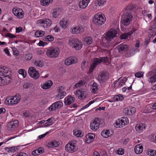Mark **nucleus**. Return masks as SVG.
<instances>
[{
  "mask_svg": "<svg viewBox=\"0 0 156 156\" xmlns=\"http://www.w3.org/2000/svg\"><path fill=\"white\" fill-rule=\"evenodd\" d=\"M66 150L69 153H73L78 149L76 141L73 140L69 142L65 146Z\"/></svg>",
  "mask_w": 156,
  "mask_h": 156,
  "instance_id": "f03ea898",
  "label": "nucleus"
},
{
  "mask_svg": "<svg viewBox=\"0 0 156 156\" xmlns=\"http://www.w3.org/2000/svg\"><path fill=\"white\" fill-rule=\"evenodd\" d=\"M47 37L48 39V41H53L54 40V37L51 35H48Z\"/></svg>",
  "mask_w": 156,
  "mask_h": 156,
  "instance_id": "680f3d73",
  "label": "nucleus"
},
{
  "mask_svg": "<svg viewBox=\"0 0 156 156\" xmlns=\"http://www.w3.org/2000/svg\"><path fill=\"white\" fill-rule=\"evenodd\" d=\"M69 44L72 48H74L75 49L79 50L82 47L81 42L79 40L76 38L71 39L69 41Z\"/></svg>",
  "mask_w": 156,
  "mask_h": 156,
  "instance_id": "20e7f679",
  "label": "nucleus"
},
{
  "mask_svg": "<svg viewBox=\"0 0 156 156\" xmlns=\"http://www.w3.org/2000/svg\"><path fill=\"white\" fill-rule=\"evenodd\" d=\"M129 123L128 118L126 117H122L117 120L114 124L116 128H122Z\"/></svg>",
  "mask_w": 156,
  "mask_h": 156,
  "instance_id": "39448f33",
  "label": "nucleus"
},
{
  "mask_svg": "<svg viewBox=\"0 0 156 156\" xmlns=\"http://www.w3.org/2000/svg\"><path fill=\"white\" fill-rule=\"evenodd\" d=\"M60 25L63 28H66L67 26V22L62 20L60 22Z\"/></svg>",
  "mask_w": 156,
  "mask_h": 156,
  "instance_id": "a18cd8bd",
  "label": "nucleus"
},
{
  "mask_svg": "<svg viewBox=\"0 0 156 156\" xmlns=\"http://www.w3.org/2000/svg\"><path fill=\"white\" fill-rule=\"evenodd\" d=\"M51 14L52 18H56L59 14V10L57 8H55L53 10V12H51Z\"/></svg>",
  "mask_w": 156,
  "mask_h": 156,
  "instance_id": "c756f323",
  "label": "nucleus"
},
{
  "mask_svg": "<svg viewBox=\"0 0 156 156\" xmlns=\"http://www.w3.org/2000/svg\"><path fill=\"white\" fill-rule=\"evenodd\" d=\"M143 128H145V126L141 123L138 124L135 126L136 130L139 132H141Z\"/></svg>",
  "mask_w": 156,
  "mask_h": 156,
  "instance_id": "7c9ffc66",
  "label": "nucleus"
},
{
  "mask_svg": "<svg viewBox=\"0 0 156 156\" xmlns=\"http://www.w3.org/2000/svg\"><path fill=\"white\" fill-rule=\"evenodd\" d=\"M93 23L96 25H101L105 21V19L101 14H96L94 15L93 19Z\"/></svg>",
  "mask_w": 156,
  "mask_h": 156,
  "instance_id": "423d86ee",
  "label": "nucleus"
},
{
  "mask_svg": "<svg viewBox=\"0 0 156 156\" xmlns=\"http://www.w3.org/2000/svg\"><path fill=\"white\" fill-rule=\"evenodd\" d=\"M109 74L106 71L100 72L98 76V80L101 83H104L109 79Z\"/></svg>",
  "mask_w": 156,
  "mask_h": 156,
  "instance_id": "0eeeda50",
  "label": "nucleus"
},
{
  "mask_svg": "<svg viewBox=\"0 0 156 156\" xmlns=\"http://www.w3.org/2000/svg\"><path fill=\"white\" fill-rule=\"evenodd\" d=\"M11 105L16 104L18 103L20 101V98L19 97V96H17V95H16L14 97H11Z\"/></svg>",
  "mask_w": 156,
  "mask_h": 156,
  "instance_id": "bb28decb",
  "label": "nucleus"
},
{
  "mask_svg": "<svg viewBox=\"0 0 156 156\" xmlns=\"http://www.w3.org/2000/svg\"><path fill=\"white\" fill-rule=\"evenodd\" d=\"M5 149L8 152H14L15 151H16L17 149V148H16V147H9L8 150H7V149H8V147H5Z\"/></svg>",
  "mask_w": 156,
  "mask_h": 156,
  "instance_id": "a19ab883",
  "label": "nucleus"
},
{
  "mask_svg": "<svg viewBox=\"0 0 156 156\" xmlns=\"http://www.w3.org/2000/svg\"><path fill=\"white\" fill-rule=\"evenodd\" d=\"M136 30L134 28L132 30H131L127 33L122 34L120 35V38L121 39H126L127 38L129 37H130V35Z\"/></svg>",
  "mask_w": 156,
  "mask_h": 156,
  "instance_id": "412c9836",
  "label": "nucleus"
},
{
  "mask_svg": "<svg viewBox=\"0 0 156 156\" xmlns=\"http://www.w3.org/2000/svg\"><path fill=\"white\" fill-rule=\"evenodd\" d=\"M118 80L119 81L118 82V87H121L125 84V81H124L123 79H121L119 80V79Z\"/></svg>",
  "mask_w": 156,
  "mask_h": 156,
  "instance_id": "c03bdc74",
  "label": "nucleus"
},
{
  "mask_svg": "<svg viewBox=\"0 0 156 156\" xmlns=\"http://www.w3.org/2000/svg\"><path fill=\"white\" fill-rule=\"evenodd\" d=\"M53 123V122L51 121L50 122H47L45 123L44 124V126L45 127H47L51 125Z\"/></svg>",
  "mask_w": 156,
  "mask_h": 156,
  "instance_id": "69168bd1",
  "label": "nucleus"
},
{
  "mask_svg": "<svg viewBox=\"0 0 156 156\" xmlns=\"http://www.w3.org/2000/svg\"><path fill=\"white\" fill-rule=\"evenodd\" d=\"M17 12V14L16 15V16L18 18L21 19L23 17L24 14L23 11L22 9L20 10V11Z\"/></svg>",
  "mask_w": 156,
  "mask_h": 156,
  "instance_id": "e433bc0d",
  "label": "nucleus"
},
{
  "mask_svg": "<svg viewBox=\"0 0 156 156\" xmlns=\"http://www.w3.org/2000/svg\"><path fill=\"white\" fill-rule=\"evenodd\" d=\"M136 108L134 107L126 108L123 110V112L125 114L128 115H130L134 114L136 112Z\"/></svg>",
  "mask_w": 156,
  "mask_h": 156,
  "instance_id": "a211bd4d",
  "label": "nucleus"
},
{
  "mask_svg": "<svg viewBox=\"0 0 156 156\" xmlns=\"http://www.w3.org/2000/svg\"><path fill=\"white\" fill-rule=\"evenodd\" d=\"M23 115L26 117H28L30 115L29 111H26L23 113Z\"/></svg>",
  "mask_w": 156,
  "mask_h": 156,
  "instance_id": "338daca9",
  "label": "nucleus"
},
{
  "mask_svg": "<svg viewBox=\"0 0 156 156\" xmlns=\"http://www.w3.org/2000/svg\"><path fill=\"white\" fill-rule=\"evenodd\" d=\"M101 119L99 118H95L94 120L91 122L90 125V129L93 130H97L99 127Z\"/></svg>",
  "mask_w": 156,
  "mask_h": 156,
  "instance_id": "9d476101",
  "label": "nucleus"
},
{
  "mask_svg": "<svg viewBox=\"0 0 156 156\" xmlns=\"http://www.w3.org/2000/svg\"><path fill=\"white\" fill-rule=\"evenodd\" d=\"M95 136L93 133H89L86 137V142L87 143L90 144L93 141Z\"/></svg>",
  "mask_w": 156,
  "mask_h": 156,
  "instance_id": "5701e85b",
  "label": "nucleus"
},
{
  "mask_svg": "<svg viewBox=\"0 0 156 156\" xmlns=\"http://www.w3.org/2000/svg\"><path fill=\"white\" fill-rule=\"evenodd\" d=\"M4 81L3 82V84H5V85L7 84L11 80V77L9 75H7L5 76H3Z\"/></svg>",
  "mask_w": 156,
  "mask_h": 156,
  "instance_id": "473e14b6",
  "label": "nucleus"
},
{
  "mask_svg": "<svg viewBox=\"0 0 156 156\" xmlns=\"http://www.w3.org/2000/svg\"><path fill=\"white\" fill-rule=\"evenodd\" d=\"M28 73L30 76L34 79H38L40 76L38 72L36 70L35 67H30L28 69Z\"/></svg>",
  "mask_w": 156,
  "mask_h": 156,
  "instance_id": "6e6552de",
  "label": "nucleus"
},
{
  "mask_svg": "<svg viewBox=\"0 0 156 156\" xmlns=\"http://www.w3.org/2000/svg\"><path fill=\"white\" fill-rule=\"evenodd\" d=\"M113 134V131L110 130H104L101 133V135L105 138L108 137Z\"/></svg>",
  "mask_w": 156,
  "mask_h": 156,
  "instance_id": "aec40b11",
  "label": "nucleus"
},
{
  "mask_svg": "<svg viewBox=\"0 0 156 156\" xmlns=\"http://www.w3.org/2000/svg\"><path fill=\"white\" fill-rule=\"evenodd\" d=\"M150 80L151 83L156 81V75H154L152 77L150 78Z\"/></svg>",
  "mask_w": 156,
  "mask_h": 156,
  "instance_id": "4d7b16f0",
  "label": "nucleus"
},
{
  "mask_svg": "<svg viewBox=\"0 0 156 156\" xmlns=\"http://www.w3.org/2000/svg\"><path fill=\"white\" fill-rule=\"evenodd\" d=\"M118 31L115 29H111L106 33L105 37L108 41H111V39L117 36Z\"/></svg>",
  "mask_w": 156,
  "mask_h": 156,
  "instance_id": "1a4fd4ad",
  "label": "nucleus"
},
{
  "mask_svg": "<svg viewBox=\"0 0 156 156\" xmlns=\"http://www.w3.org/2000/svg\"><path fill=\"white\" fill-rule=\"evenodd\" d=\"M49 133V132H47L46 133L39 136H38V139H41L44 137L47 134Z\"/></svg>",
  "mask_w": 156,
  "mask_h": 156,
  "instance_id": "e2e57ef3",
  "label": "nucleus"
},
{
  "mask_svg": "<svg viewBox=\"0 0 156 156\" xmlns=\"http://www.w3.org/2000/svg\"><path fill=\"white\" fill-rule=\"evenodd\" d=\"M94 102V101H90L87 104L84 105L83 107L82 108H81L80 110H82L88 107L91 104H93Z\"/></svg>",
  "mask_w": 156,
  "mask_h": 156,
  "instance_id": "09e8293b",
  "label": "nucleus"
},
{
  "mask_svg": "<svg viewBox=\"0 0 156 156\" xmlns=\"http://www.w3.org/2000/svg\"><path fill=\"white\" fill-rule=\"evenodd\" d=\"M121 23L124 26L129 25L133 18L131 13L129 12L124 13L121 16Z\"/></svg>",
  "mask_w": 156,
  "mask_h": 156,
  "instance_id": "f257e3e1",
  "label": "nucleus"
},
{
  "mask_svg": "<svg viewBox=\"0 0 156 156\" xmlns=\"http://www.w3.org/2000/svg\"><path fill=\"white\" fill-rule=\"evenodd\" d=\"M144 75V73L142 72H138L136 73L135 74L136 77L138 78L142 77Z\"/></svg>",
  "mask_w": 156,
  "mask_h": 156,
  "instance_id": "603ef678",
  "label": "nucleus"
},
{
  "mask_svg": "<svg viewBox=\"0 0 156 156\" xmlns=\"http://www.w3.org/2000/svg\"><path fill=\"white\" fill-rule=\"evenodd\" d=\"M119 52L123 53L125 52H127L129 50V47L127 44L122 43L116 47Z\"/></svg>",
  "mask_w": 156,
  "mask_h": 156,
  "instance_id": "4468645a",
  "label": "nucleus"
},
{
  "mask_svg": "<svg viewBox=\"0 0 156 156\" xmlns=\"http://www.w3.org/2000/svg\"><path fill=\"white\" fill-rule=\"evenodd\" d=\"M59 53L60 51L58 48L51 47L47 50L46 54L51 58H55L58 57Z\"/></svg>",
  "mask_w": 156,
  "mask_h": 156,
  "instance_id": "7ed1b4c3",
  "label": "nucleus"
},
{
  "mask_svg": "<svg viewBox=\"0 0 156 156\" xmlns=\"http://www.w3.org/2000/svg\"><path fill=\"white\" fill-rule=\"evenodd\" d=\"M75 100V98L74 97L68 96L65 98L64 103L66 105H69L73 103Z\"/></svg>",
  "mask_w": 156,
  "mask_h": 156,
  "instance_id": "4be33fe9",
  "label": "nucleus"
},
{
  "mask_svg": "<svg viewBox=\"0 0 156 156\" xmlns=\"http://www.w3.org/2000/svg\"><path fill=\"white\" fill-rule=\"evenodd\" d=\"M77 61L74 57H70L65 60V64L67 66H69L71 64L76 63Z\"/></svg>",
  "mask_w": 156,
  "mask_h": 156,
  "instance_id": "f3484780",
  "label": "nucleus"
},
{
  "mask_svg": "<svg viewBox=\"0 0 156 156\" xmlns=\"http://www.w3.org/2000/svg\"><path fill=\"white\" fill-rule=\"evenodd\" d=\"M21 9L18 8H13L12 9V12L16 16V15L18 13L17 12L20 11V10Z\"/></svg>",
  "mask_w": 156,
  "mask_h": 156,
  "instance_id": "864d4df0",
  "label": "nucleus"
},
{
  "mask_svg": "<svg viewBox=\"0 0 156 156\" xmlns=\"http://www.w3.org/2000/svg\"><path fill=\"white\" fill-rule=\"evenodd\" d=\"M84 41L86 42V44H90L92 43L93 40L90 37L88 36L85 38Z\"/></svg>",
  "mask_w": 156,
  "mask_h": 156,
  "instance_id": "58836bf2",
  "label": "nucleus"
},
{
  "mask_svg": "<svg viewBox=\"0 0 156 156\" xmlns=\"http://www.w3.org/2000/svg\"><path fill=\"white\" fill-rule=\"evenodd\" d=\"M123 97L121 94L115 95L113 97L114 101H122L123 99Z\"/></svg>",
  "mask_w": 156,
  "mask_h": 156,
  "instance_id": "2f4dec72",
  "label": "nucleus"
},
{
  "mask_svg": "<svg viewBox=\"0 0 156 156\" xmlns=\"http://www.w3.org/2000/svg\"><path fill=\"white\" fill-rule=\"evenodd\" d=\"M139 145H136L134 148V151L135 153L137 154H140L143 151L142 149H140Z\"/></svg>",
  "mask_w": 156,
  "mask_h": 156,
  "instance_id": "c9c22d12",
  "label": "nucleus"
},
{
  "mask_svg": "<svg viewBox=\"0 0 156 156\" xmlns=\"http://www.w3.org/2000/svg\"><path fill=\"white\" fill-rule=\"evenodd\" d=\"M59 94H58V96H59L60 98H63L66 94V93L64 91H61L59 92Z\"/></svg>",
  "mask_w": 156,
  "mask_h": 156,
  "instance_id": "49530a36",
  "label": "nucleus"
},
{
  "mask_svg": "<svg viewBox=\"0 0 156 156\" xmlns=\"http://www.w3.org/2000/svg\"><path fill=\"white\" fill-rule=\"evenodd\" d=\"M11 97H8L5 101V103L7 105H11Z\"/></svg>",
  "mask_w": 156,
  "mask_h": 156,
  "instance_id": "de8ad7c7",
  "label": "nucleus"
},
{
  "mask_svg": "<svg viewBox=\"0 0 156 156\" xmlns=\"http://www.w3.org/2000/svg\"><path fill=\"white\" fill-rule=\"evenodd\" d=\"M83 80H80L79 82L76 83L74 86L76 87H78L82 85L83 84Z\"/></svg>",
  "mask_w": 156,
  "mask_h": 156,
  "instance_id": "13d9d810",
  "label": "nucleus"
},
{
  "mask_svg": "<svg viewBox=\"0 0 156 156\" xmlns=\"http://www.w3.org/2000/svg\"><path fill=\"white\" fill-rule=\"evenodd\" d=\"M31 86V83H26L23 85V87L25 89L28 88Z\"/></svg>",
  "mask_w": 156,
  "mask_h": 156,
  "instance_id": "bf43d9fd",
  "label": "nucleus"
},
{
  "mask_svg": "<svg viewBox=\"0 0 156 156\" xmlns=\"http://www.w3.org/2000/svg\"><path fill=\"white\" fill-rule=\"evenodd\" d=\"M19 73L22 75L24 78L26 77V72L25 70L22 69H20L18 72Z\"/></svg>",
  "mask_w": 156,
  "mask_h": 156,
  "instance_id": "ea45409f",
  "label": "nucleus"
},
{
  "mask_svg": "<svg viewBox=\"0 0 156 156\" xmlns=\"http://www.w3.org/2000/svg\"><path fill=\"white\" fill-rule=\"evenodd\" d=\"M53 0H41V4L45 6H47L49 5L50 3L53 2Z\"/></svg>",
  "mask_w": 156,
  "mask_h": 156,
  "instance_id": "cd10ccee",
  "label": "nucleus"
},
{
  "mask_svg": "<svg viewBox=\"0 0 156 156\" xmlns=\"http://www.w3.org/2000/svg\"><path fill=\"white\" fill-rule=\"evenodd\" d=\"M53 84V82L50 80L46 81L43 84L41 85V87L44 89H47L51 87Z\"/></svg>",
  "mask_w": 156,
  "mask_h": 156,
  "instance_id": "393cba45",
  "label": "nucleus"
},
{
  "mask_svg": "<svg viewBox=\"0 0 156 156\" xmlns=\"http://www.w3.org/2000/svg\"><path fill=\"white\" fill-rule=\"evenodd\" d=\"M32 55L31 54H29L28 55H27L25 57V58L26 60H29L31 59L32 58Z\"/></svg>",
  "mask_w": 156,
  "mask_h": 156,
  "instance_id": "0e129e2a",
  "label": "nucleus"
},
{
  "mask_svg": "<svg viewBox=\"0 0 156 156\" xmlns=\"http://www.w3.org/2000/svg\"><path fill=\"white\" fill-rule=\"evenodd\" d=\"M124 153V150L123 148H119L117 150V153L119 155H123Z\"/></svg>",
  "mask_w": 156,
  "mask_h": 156,
  "instance_id": "8fccbe9b",
  "label": "nucleus"
},
{
  "mask_svg": "<svg viewBox=\"0 0 156 156\" xmlns=\"http://www.w3.org/2000/svg\"><path fill=\"white\" fill-rule=\"evenodd\" d=\"M63 103L60 101L55 102L52 104L48 108L49 110L50 111L56 110V109L60 108L62 106Z\"/></svg>",
  "mask_w": 156,
  "mask_h": 156,
  "instance_id": "ddd939ff",
  "label": "nucleus"
},
{
  "mask_svg": "<svg viewBox=\"0 0 156 156\" xmlns=\"http://www.w3.org/2000/svg\"><path fill=\"white\" fill-rule=\"evenodd\" d=\"M85 91L83 89H80L77 90L76 93V95H77L78 98L82 99L86 97Z\"/></svg>",
  "mask_w": 156,
  "mask_h": 156,
  "instance_id": "6ab92c4d",
  "label": "nucleus"
},
{
  "mask_svg": "<svg viewBox=\"0 0 156 156\" xmlns=\"http://www.w3.org/2000/svg\"><path fill=\"white\" fill-rule=\"evenodd\" d=\"M16 156H28V155L25 153L20 152L17 154Z\"/></svg>",
  "mask_w": 156,
  "mask_h": 156,
  "instance_id": "052dcab7",
  "label": "nucleus"
},
{
  "mask_svg": "<svg viewBox=\"0 0 156 156\" xmlns=\"http://www.w3.org/2000/svg\"><path fill=\"white\" fill-rule=\"evenodd\" d=\"M60 143L56 140H53L48 143V146L49 147H57L59 146Z\"/></svg>",
  "mask_w": 156,
  "mask_h": 156,
  "instance_id": "a878e982",
  "label": "nucleus"
},
{
  "mask_svg": "<svg viewBox=\"0 0 156 156\" xmlns=\"http://www.w3.org/2000/svg\"><path fill=\"white\" fill-rule=\"evenodd\" d=\"M37 150L38 151L37 153H38L39 155L42 154L44 151V149L43 148H42V147L39 148L37 149Z\"/></svg>",
  "mask_w": 156,
  "mask_h": 156,
  "instance_id": "5fc2aeb1",
  "label": "nucleus"
},
{
  "mask_svg": "<svg viewBox=\"0 0 156 156\" xmlns=\"http://www.w3.org/2000/svg\"><path fill=\"white\" fill-rule=\"evenodd\" d=\"M4 36L5 37H9L11 38L16 37V35L9 33H7L5 34Z\"/></svg>",
  "mask_w": 156,
  "mask_h": 156,
  "instance_id": "79ce46f5",
  "label": "nucleus"
},
{
  "mask_svg": "<svg viewBox=\"0 0 156 156\" xmlns=\"http://www.w3.org/2000/svg\"><path fill=\"white\" fill-rule=\"evenodd\" d=\"M132 55H133V51L131 50L129 51V50L126 52L125 55L126 57L128 58L131 56Z\"/></svg>",
  "mask_w": 156,
  "mask_h": 156,
  "instance_id": "3c124183",
  "label": "nucleus"
},
{
  "mask_svg": "<svg viewBox=\"0 0 156 156\" xmlns=\"http://www.w3.org/2000/svg\"><path fill=\"white\" fill-rule=\"evenodd\" d=\"M83 30V28L82 26H78L72 29L71 32L73 34H78Z\"/></svg>",
  "mask_w": 156,
  "mask_h": 156,
  "instance_id": "b1692460",
  "label": "nucleus"
},
{
  "mask_svg": "<svg viewBox=\"0 0 156 156\" xmlns=\"http://www.w3.org/2000/svg\"><path fill=\"white\" fill-rule=\"evenodd\" d=\"M100 60L101 61V62H104V63H107L108 61V59L107 57H100L99 58Z\"/></svg>",
  "mask_w": 156,
  "mask_h": 156,
  "instance_id": "37998d69",
  "label": "nucleus"
},
{
  "mask_svg": "<svg viewBox=\"0 0 156 156\" xmlns=\"http://www.w3.org/2000/svg\"><path fill=\"white\" fill-rule=\"evenodd\" d=\"M92 92L94 94L96 93L98 90V84L95 83H94L92 85Z\"/></svg>",
  "mask_w": 156,
  "mask_h": 156,
  "instance_id": "72a5a7b5",
  "label": "nucleus"
},
{
  "mask_svg": "<svg viewBox=\"0 0 156 156\" xmlns=\"http://www.w3.org/2000/svg\"><path fill=\"white\" fill-rule=\"evenodd\" d=\"M154 23L152 25L151 27L153 29H156V17H155L154 19Z\"/></svg>",
  "mask_w": 156,
  "mask_h": 156,
  "instance_id": "774afa93",
  "label": "nucleus"
},
{
  "mask_svg": "<svg viewBox=\"0 0 156 156\" xmlns=\"http://www.w3.org/2000/svg\"><path fill=\"white\" fill-rule=\"evenodd\" d=\"M99 58H94L92 64L90 66L89 71L90 73H92L96 67L101 62Z\"/></svg>",
  "mask_w": 156,
  "mask_h": 156,
  "instance_id": "2eb2a0df",
  "label": "nucleus"
},
{
  "mask_svg": "<svg viewBox=\"0 0 156 156\" xmlns=\"http://www.w3.org/2000/svg\"><path fill=\"white\" fill-rule=\"evenodd\" d=\"M73 134L77 137H81L83 136L82 132L77 129L73 130Z\"/></svg>",
  "mask_w": 156,
  "mask_h": 156,
  "instance_id": "c85d7f7f",
  "label": "nucleus"
},
{
  "mask_svg": "<svg viewBox=\"0 0 156 156\" xmlns=\"http://www.w3.org/2000/svg\"><path fill=\"white\" fill-rule=\"evenodd\" d=\"M34 64L35 66L39 67H42L44 65V63L43 62L39 60L36 61Z\"/></svg>",
  "mask_w": 156,
  "mask_h": 156,
  "instance_id": "4c0bfd02",
  "label": "nucleus"
},
{
  "mask_svg": "<svg viewBox=\"0 0 156 156\" xmlns=\"http://www.w3.org/2000/svg\"><path fill=\"white\" fill-rule=\"evenodd\" d=\"M106 0H95L94 2V6H91V9L93 10H95L97 9L98 7L102 6L106 4Z\"/></svg>",
  "mask_w": 156,
  "mask_h": 156,
  "instance_id": "f8f14e48",
  "label": "nucleus"
},
{
  "mask_svg": "<svg viewBox=\"0 0 156 156\" xmlns=\"http://www.w3.org/2000/svg\"><path fill=\"white\" fill-rule=\"evenodd\" d=\"M133 9V4H129L126 7V9L127 11H130Z\"/></svg>",
  "mask_w": 156,
  "mask_h": 156,
  "instance_id": "6e6d98bb",
  "label": "nucleus"
},
{
  "mask_svg": "<svg viewBox=\"0 0 156 156\" xmlns=\"http://www.w3.org/2000/svg\"><path fill=\"white\" fill-rule=\"evenodd\" d=\"M18 125L17 120H15L10 122L7 126V129L9 130H12L15 129Z\"/></svg>",
  "mask_w": 156,
  "mask_h": 156,
  "instance_id": "dca6fc26",
  "label": "nucleus"
},
{
  "mask_svg": "<svg viewBox=\"0 0 156 156\" xmlns=\"http://www.w3.org/2000/svg\"><path fill=\"white\" fill-rule=\"evenodd\" d=\"M37 23V24H41L43 27L48 28L51 26L52 22L50 19L46 18L38 20Z\"/></svg>",
  "mask_w": 156,
  "mask_h": 156,
  "instance_id": "9b49d317",
  "label": "nucleus"
},
{
  "mask_svg": "<svg viewBox=\"0 0 156 156\" xmlns=\"http://www.w3.org/2000/svg\"><path fill=\"white\" fill-rule=\"evenodd\" d=\"M88 4L85 2L84 1H80L79 4V7L82 9H85L88 5Z\"/></svg>",
  "mask_w": 156,
  "mask_h": 156,
  "instance_id": "f704fd0d",
  "label": "nucleus"
}]
</instances>
